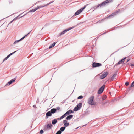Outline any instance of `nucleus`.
<instances>
[{
	"label": "nucleus",
	"mask_w": 134,
	"mask_h": 134,
	"mask_svg": "<svg viewBox=\"0 0 134 134\" xmlns=\"http://www.w3.org/2000/svg\"><path fill=\"white\" fill-rule=\"evenodd\" d=\"M88 103L91 105H93L95 104L94 97L92 96L90 97L88 99Z\"/></svg>",
	"instance_id": "1"
},
{
	"label": "nucleus",
	"mask_w": 134,
	"mask_h": 134,
	"mask_svg": "<svg viewBox=\"0 0 134 134\" xmlns=\"http://www.w3.org/2000/svg\"><path fill=\"white\" fill-rule=\"evenodd\" d=\"M102 65L100 63L96 62H93L92 65V67L93 68L99 67Z\"/></svg>",
	"instance_id": "2"
},
{
	"label": "nucleus",
	"mask_w": 134,
	"mask_h": 134,
	"mask_svg": "<svg viewBox=\"0 0 134 134\" xmlns=\"http://www.w3.org/2000/svg\"><path fill=\"white\" fill-rule=\"evenodd\" d=\"M108 74V72H104L103 74L100 75V78L101 79H102L104 78L107 76Z\"/></svg>",
	"instance_id": "3"
},
{
	"label": "nucleus",
	"mask_w": 134,
	"mask_h": 134,
	"mask_svg": "<svg viewBox=\"0 0 134 134\" xmlns=\"http://www.w3.org/2000/svg\"><path fill=\"white\" fill-rule=\"evenodd\" d=\"M86 6H84L83 8L78 10L75 13V15L76 16L79 14L85 8Z\"/></svg>",
	"instance_id": "4"
},
{
	"label": "nucleus",
	"mask_w": 134,
	"mask_h": 134,
	"mask_svg": "<svg viewBox=\"0 0 134 134\" xmlns=\"http://www.w3.org/2000/svg\"><path fill=\"white\" fill-rule=\"evenodd\" d=\"M74 27H71L68 28L66 29V30H65L63 31L62 32H61L60 33V35H63V34H65L66 32H67L68 31H69V30H70L71 29L73 28Z\"/></svg>",
	"instance_id": "5"
},
{
	"label": "nucleus",
	"mask_w": 134,
	"mask_h": 134,
	"mask_svg": "<svg viewBox=\"0 0 134 134\" xmlns=\"http://www.w3.org/2000/svg\"><path fill=\"white\" fill-rule=\"evenodd\" d=\"M43 7H44V6H37L35 9H32L31 10H30V11H29V12H34L35 11H36L37 9H38L40 8Z\"/></svg>",
	"instance_id": "6"
},
{
	"label": "nucleus",
	"mask_w": 134,
	"mask_h": 134,
	"mask_svg": "<svg viewBox=\"0 0 134 134\" xmlns=\"http://www.w3.org/2000/svg\"><path fill=\"white\" fill-rule=\"evenodd\" d=\"M104 87L105 86H102L98 90V94H100L102 92L104 88Z\"/></svg>",
	"instance_id": "7"
},
{
	"label": "nucleus",
	"mask_w": 134,
	"mask_h": 134,
	"mask_svg": "<svg viewBox=\"0 0 134 134\" xmlns=\"http://www.w3.org/2000/svg\"><path fill=\"white\" fill-rule=\"evenodd\" d=\"M30 32L28 33L27 35H26L25 36L23 37L21 39H20L19 40L16 41H15V42H14V44H15L16 43L19 42L20 41H21L23 39H24L26 36H27V35L29 34H30Z\"/></svg>",
	"instance_id": "8"
},
{
	"label": "nucleus",
	"mask_w": 134,
	"mask_h": 134,
	"mask_svg": "<svg viewBox=\"0 0 134 134\" xmlns=\"http://www.w3.org/2000/svg\"><path fill=\"white\" fill-rule=\"evenodd\" d=\"M118 13V12H115L113 13H112L111 15H109V16L107 18H109L110 17H111V16H114L115 15H116Z\"/></svg>",
	"instance_id": "9"
},
{
	"label": "nucleus",
	"mask_w": 134,
	"mask_h": 134,
	"mask_svg": "<svg viewBox=\"0 0 134 134\" xmlns=\"http://www.w3.org/2000/svg\"><path fill=\"white\" fill-rule=\"evenodd\" d=\"M16 51H15L11 53L9 55H8L3 60V61H4L5 60H6L11 55L15 53V52H16Z\"/></svg>",
	"instance_id": "10"
},
{
	"label": "nucleus",
	"mask_w": 134,
	"mask_h": 134,
	"mask_svg": "<svg viewBox=\"0 0 134 134\" xmlns=\"http://www.w3.org/2000/svg\"><path fill=\"white\" fill-rule=\"evenodd\" d=\"M52 115V113L50 111H48L46 114V115L47 118L48 116H51Z\"/></svg>",
	"instance_id": "11"
},
{
	"label": "nucleus",
	"mask_w": 134,
	"mask_h": 134,
	"mask_svg": "<svg viewBox=\"0 0 134 134\" xmlns=\"http://www.w3.org/2000/svg\"><path fill=\"white\" fill-rule=\"evenodd\" d=\"M15 79H12L7 83V84H8L9 85L11 84L12 83L14 82L15 81Z\"/></svg>",
	"instance_id": "12"
},
{
	"label": "nucleus",
	"mask_w": 134,
	"mask_h": 134,
	"mask_svg": "<svg viewBox=\"0 0 134 134\" xmlns=\"http://www.w3.org/2000/svg\"><path fill=\"white\" fill-rule=\"evenodd\" d=\"M73 116L72 115H70L68 116L66 118V119L68 120H69L72 118Z\"/></svg>",
	"instance_id": "13"
},
{
	"label": "nucleus",
	"mask_w": 134,
	"mask_h": 134,
	"mask_svg": "<svg viewBox=\"0 0 134 134\" xmlns=\"http://www.w3.org/2000/svg\"><path fill=\"white\" fill-rule=\"evenodd\" d=\"M56 111V109L55 108H53L50 111L51 113L54 114L55 113Z\"/></svg>",
	"instance_id": "14"
},
{
	"label": "nucleus",
	"mask_w": 134,
	"mask_h": 134,
	"mask_svg": "<svg viewBox=\"0 0 134 134\" xmlns=\"http://www.w3.org/2000/svg\"><path fill=\"white\" fill-rule=\"evenodd\" d=\"M68 115L66 114V113L64 114L62 116L59 118V120H61L64 118L66 116Z\"/></svg>",
	"instance_id": "15"
},
{
	"label": "nucleus",
	"mask_w": 134,
	"mask_h": 134,
	"mask_svg": "<svg viewBox=\"0 0 134 134\" xmlns=\"http://www.w3.org/2000/svg\"><path fill=\"white\" fill-rule=\"evenodd\" d=\"M57 122V119H55L52 121V123L54 125Z\"/></svg>",
	"instance_id": "16"
},
{
	"label": "nucleus",
	"mask_w": 134,
	"mask_h": 134,
	"mask_svg": "<svg viewBox=\"0 0 134 134\" xmlns=\"http://www.w3.org/2000/svg\"><path fill=\"white\" fill-rule=\"evenodd\" d=\"M102 6V4L101 3L99 4L98 5L96 6H95L94 7V8H94V9H96L97 8H98L99 7H101Z\"/></svg>",
	"instance_id": "17"
},
{
	"label": "nucleus",
	"mask_w": 134,
	"mask_h": 134,
	"mask_svg": "<svg viewBox=\"0 0 134 134\" xmlns=\"http://www.w3.org/2000/svg\"><path fill=\"white\" fill-rule=\"evenodd\" d=\"M102 6V4L101 3L99 4L98 5L96 6H95L94 7V8H94V9H96L97 8H98L99 7H101Z\"/></svg>",
	"instance_id": "18"
},
{
	"label": "nucleus",
	"mask_w": 134,
	"mask_h": 134,
	"mask_svg": "<svg viewBox=\"0 0 134 134\" xmlns=\"http://www.w3.org/2000/svg\"><path fill=\"white\" fill-rule=\"evenodd\" d=\"M73 111L71 110H69L68 111H67V112H66V114H67V115H68L70 114L71 113H73Z\"/></svg>",
	"instance_id": "19"
},
{
	"label": "nucleus",
	"mask_w": 134,
	"mask_h": 134,
	"mask_svg": "<svg viewBox=\"0 0 134 134\" xmlns=\"http://www.w3.org/2000/svg\"><path fill=\"white\" fill-rule=\"evenodd\" d=\"M56 44V43L55 42L54 43L52 44L49 47V48L50 49L51 48L53 47H54V46Z\"/></svg>",
	"instance_id": "20"
},
{
	"label": "nucleus",
	"mask_w": 134,
	"mask_h": 134,
	"mask_svg": "<svg viewBox=\"0 0 134 134\" xmlns=\"http://www.w3.org/2000/svg\"><path fill=\"white\" fill-rule=\"evenodd\" d=\"M108 3L106 1H105L104 2H103L102 3H101L102 6H104L106 4H107Z\"/></svg>",
	"instance_id": "21"
},
{
	"label": "nucleus",
	"mask_w": 134,
	"mask_h": 134,
	"mask_svg": "<svg viewBox=\"0 0 134 134\" xmlns=\"http://www.w3.org/2000/svg\"><path fill=\"white\" fill-rule=\"evenodd\" d=\"M65 127H61L60 129V130L61 131H63L65 129Z\"/></svg>",
	"instance_id": "22"
},
{
	"label": "nucleus",
	"mask_w": 134,
	"mask_h": 134,
	"mask_svg": "<svg viewBox=\"0 0 134 134\" xmlns=\"http://www.w3.org/2000/svg\"><path fill=\"white\" fill-rule=\"evenodd\" d=\"M116 74H114L112 77V80H114L115 77H116Z\"/></svg>",
	"instance_id": "23"
},
{
	"label": "nucleus",
	"mask_w": 134,
	"mask_h": 134,
	"mask_svg": "<svg viewBox=\"0 0 134 134\" xmlns=\"http://www.w3.org/2000/svg\"><path fill=\"white\" fill-rule=\"evenodd\" d=\"M52 126V125L51 123L48 124L47 125V127L48 128H51Z\"/></svg>",
	"instance_id": "24"
},
{
	"label": "nucleus",
	"mask_w": 134,
	"mask_h": 134,
	"mask_svg": "<svg viewBox=\"0 0 134 134\" xmlns=\"http://www.w3.org/2000/svg\"><path fill=\"white\" fill-rule=\"evenodd\" d=\"M77 106L78 107L79 109H80L81 107L82 106V104L81 103H79V104L77 105Z\"/></svg>",
	"instance_id": "25"
},
{
	"label": "nucleus",
	"mask_w": 134,
	"mask_h": 134,
	"mask_svg": "<svg viewBox=\"0 0 134 134\" xmlns=\"http://www.w3.org/2000/svg\"><path fill=\"white\" fill-rule=\"evenodd\" d=\"M79 109V108L77 106V107H75L74 108V111H77Z\"/></svg>",
	"instance_id": "26"
},
{
	"label": "nucleus",
	"mask_w": 134,
	"mask_h": 134,
	"mask_svg": "<svg viewBox=\"0 0 134 134\" xmlns=\"http://www.w3.org/2000/svg\"><path fill=\"white\" fill-rule=\"evenodd\" d=\"M69 125V123L68 122H66L64 124V125L65 127H66L68 126Z\"/></svg>",
	"instance_id": "27"
},
{
	"label": "nucleus",
	"mask_w": 134,
	"mask_h": 134,
	"mask_svg": "<svg viewBox=\"0 0 134 134\" xmlns=\"http://www.w3.org/2000/svg\"><path fill=\"white\" fill-rule=\"evenodd\" d=\"M107 98V96L106 95H104L102 97V99L103 100Z\"/></svg>",
	"instance_id": "28"
},
{
	"label": "nucleus",
	"mask_w": 134,
	"mask_h": 134,
	"mask_svg": "<svg viewBox=\"0 0 134 134\" xmlns=\"http://www.w3.org/2000/svg\"><path fill=\"white\" fill-rule=\"evenodd\" d=\"M53 1V2H50L49 3L47 4H46L45 5H44V7L45 6H47L49 4H50L52 3Z\"/></svg>",
	"instance_id": "29"
},
{
	"label": "nucleus",
	"mask_w": 134,
	"mask_h": 134,
	"mask_svg": "<svg viewBox=\"0 0 134 134\" xmlns=\"http://www.w3.org/2000/svg\"><path fill=\"white\" fill-rule=\"evenodd\" d=\"M61 131L60 130L58 131L56 133V134H61Z\"/></svg>",
	"instance_id": "30"
},
{
	"label": "nucleus",
	"mask_w": 134,
	"mask_h": 134,
	"mask_svg": "<svg viewBox=\"0 0 134 134\" xmlns=\"http://www.w3.org/2000/svg\"><path fill=\"white\" fill-rule=\"evenodd\" d=\"M83 98V97L81 95L79 96L78 97V99H81Z\"/></svg>",
	"instance_id": "31"
},
{
	"label": "nucleus",
	"mask_w": 134,
	"mask_h": 134,
	"mask_svg": "<svg viewBox=\"0 0 134 134\" xmlns=\"http://www.w3.org/2000/svg\"><path fill=\"white\" fill-rule=\"evenodd\" d=\"M126 58L125 57L120 60L121 62V63L125 61Z\"/></svg>",
	"instance_id": "32"
},
{
	"label": "nucleus",
	"mask_w": 134,
	"mask_h": 134,
	"mask_svg": "<svg viewBox=\"0 0 134 134\" xmlns=\"http://www.w3.org/2000/svg\"><path fill=\"white\" fill-rule=\"evenodd\" d=\"M106 1L108 3H109L111 2L112 1V0H106Z\"/></svg>",
	"instance_id": "33"
},
{
	"label": "nucleus",
	"mask_w": 134,
	"mask_h": 134,
	"mask_svg": "<svg viewBox=\"0 0 134 134\" xmlns=\"http://www.w3.org/2000/svg\"><path fill=\"white\" fill-rule=\"evenodd\" d=\"M121 63V62L120 61L119 62H118L116 64V65H119V64H120Z\"/></svg>",
	"instance_id": "34"
},
{
	"label": "nucleus",
	"mask_w": 134,
	"mask_h": 134,
	"mask_svg": "<svg viewBox=\"0 0 134 134\" xmlns=\"http://www.w3.org/2000/svg\"><path fill=\"white\" fill-rule=\"evenodd\" d=\"M43 131L42 130H41L40 131V134H42L43 133Z\"/></svg>",
	"instance_id": "35"
},
{
	"label": "nucleus",
	"mask_w": 134,
	"mask_h": 134,
	"mask_svg": "<svg viewBox=\"0 0 134 134\" xmlns=\"http://www.w3.org/2000/svg\"><path fill=\"white\" fill-rule=\"evenodd\" d=\"M133 86H134V81L132 83L131 86V87H133Z\"/></svg>",
	"instance_id": "36"
},
{
	"label": "nucleus",
	"mask_w": 134,
	"mask_h": 134,
	"mask_svg": "<svg viewBox=\"0 0 134 134\" xmlns=\"http://www.w3.org/2000/svg\"><path fill=\"white\" fill-rule=\"evenodd\" d=\"M125 85L126 86H128L129 85V83L128 82H126L125 83Z\"/></svg>",
	"instance_id": "37"
},
{
	"label": "nucleus",
	"mask_w": 134,
	"mask_h": 134,
	"mask_svg": "<svg viewBox=\"0 0 134 134\" xmlns=\"http://www.w3.org/2000/svg\"><path fill=\"white\" fill-rule=\"evenodd\" d=\"M67 121L66 120H64L63 121V123L64 124L65 123L67 122Z\"/></svg>",
	"instance_id": "38"
},
{
	"label": "nucleus",
	"mask_w": 134,
	"mask_h": 134,
	"mask_svg": "<svg viewBox=\"0 0 134 134\" xmlns=\"http://www.w3.org/2000/svg\"><path fill=\"white\" fill-rule=\"evenodd\" d=\"M132 68H133L134 67V65L132 64H130Z\"/></svg>",
	"instance_id": "39"
},
{
	"label": "nucleus",
	"mask_w": 134,
	"mask_h": 134,
	"mask_svg": "<svg viewBox=\"0 0 134 134\" xmlns=\"http://www.w3.org/2000/svg\"><path fill=\"white\" fill-rule=\"evenodd\" d=\"M56 110H59V109H60V108L59 107H58L56 108Z\"/></svg>",
	"instance_id": "40"
},
{
	"label": "nucleus",
	"mask_w": 134,
	"mask_h": 134,
	"mask_svg": "<svg viewBox=\"0 0 134 134\" xmlns=\"http://www.w3.org/2000/svg\"><path fill=\"white\" fill-rule=\"evenodd\" d=\"M14 19L13 20H12V21H11V22H10V23H9L8 25L10 23H12L13 21L14 20Z\"/></svg>",
	"instance_id": "41"
},
{
	"label": "nucleus",
	"mask_w": 134,
	"mask_h": 134,
	"mask_svg": "<svg viewBox=\"0 0 134 134\" xmlns=\"http://www.w3.org/2000/svg\"><path fill=\"white\" fill-rule=\"evenodd\" d=\"M130 60V59H127V62H128Z\"/></svg>",
	"instance_id": "42"
},
{
	"label": "nucleus",
	"mask_w": 134,
	"mask_h": 134,
	"mask_svg": "<svg viewBox=\"0 0 134 134\" xmlns=\"http://www.w3.org/2000/svg\"><path fill=\"white\" fill-rule=\"evenodd\" d=\"M59 118H58L57 119H59Z\"/></svg>",
	"instance_id": "43"
}]
</instances>
